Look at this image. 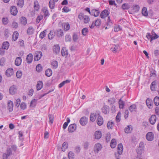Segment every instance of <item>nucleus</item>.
I'll return each instance as SVG.
<instances>
[{
  "label": "nucleus",
  "instance_id": "nucleus-1",
  "mask_svg": "<svg viewBox=\"0 0 159 159\" xmlns=\"http://www.w3.org/2000/svg\"><path fill=\"white\" fill-rule=\"evenodd\" d=\"M78 18L80 20H83L85 23H88L90 20L88 16L84 15L82 13H80L79 15Z\"/></svg>",
  "mask_w": 159,
  "mask_h": 159
},
{
  "label": "nucleus",
  "instance_id": "nucleus-2",
  "mask_svg": "<svg viewBox=\"0 0 159 159\" xmlns=\"http://www.w3.org/2000/svg\"><path fill=\"white\" fill-rule=\"evenodd\" d=\"M146 139L148 141H152L154 138V135L153 133L152 132H148L146 135Z\"/></svg>",
  "mask_w": 159,
  "mask_h": 159
},
{
  "label": "nucleus",
  "instance_id": "nucleus-3",
  "mask_svg": "<svg viewBox=\"0 0 159 159\" xmlns=\"http://www.w3.org/2000/svg\"><path fill=\"white\" fill-rule=\"evenodd\" d=\"M139 148H140V152H139L140 149H138L137 150L136 152L138 154L141 155L144 148V143L143 142H140L139 146Z\"/></svg>",
  "mask_w": 159,
  "mask_h": 159
},
{
  "label": "nucleus",
  "instance_id": "nucleus-4",
  "mask_svg": "<svg viewBox=\"0 0 159 159\" xmlns=\"http://www.w3.org/2000/svg\"><path fill=\"white\" fill-rule=\"evenodd\" d=\"M35 56L34 57V60L35 61H39L41 57L42 54L40 51H37L35 53Z\"/></svg>",
  "mask_w": 159,
  "mask_h": 159
},
{
  "label": "nucleus",
  "instance_id": "nucleus-5",
  "mask_svg": "<svg viewBox=\"0 0 159 159\" xmlns=\"http://www.w3.org/2000/svg\"><path fill=\"white\" fill-rule=\"evenodd\" d=\"M76 126L75 124H71L68 127V131L69 132H73L76 130Z\"/></svg>",
  "mask_w": 159,
  "mask_h": 159
},
{
  "label": "nucleus",
  "instance_id": "nucleus-6",
  "mask_svg": "<svg viewBox=\"0 0 159 159\" xmlns=\"http://www.w3.org/2000/svg\"><path fill=\"white\" fill-rule=\"evenodd\" d=\"M88 119L85 116H83L81 117L80 120V124L84 126L87 123Z\"/></svg>",
  "mask_w": 159,
  "mask_h": 159
},
{
  "label": "nucleus",
  "instance_id": "nucleus-7",
  "mask_svg": "<svg viewBox=\"0 0 159 159\" xmlns=\"http://www.w3.org/2000/svg\"><path fill=\"white\" fill-rule=\"evenodd\" d=\"M109 14L108 11L107 10H105L101 12L100 16L102 18H104L107 17L108 16Z\"/></svg>",
  "mask_w": 159,
  "mask_h": 159
},
{
  "label": "nucleus",
  "instance_id": "nucleus-8",
  "mask_svg": "<svg viewBox=\"0 0 159 159\" xmlns=\"http://www.w3.org/2000/svg\"><path fill=\"white\" fill-rule=\"evenodd\" d=\"M102 148V146L99 143H97L95 145L94 151V152L98 153V152L101 150Z\"/></svg>",
  "mask_w": 159,
  "mask_h": 159
},
{
  "label": "nucleus",
  "instance_id": "nucleus-9",
  "mask_svg": "<svg viewBox=\"0 0 159 159\" xmlns=\"http://www.w3.org/2000/svg\"><path fill=\"white\" fill-rule=\"evenodd\" d=\"M10 11L11 14L15 16L17 14V10L16 7L15 6H12L10 9Z\"/></svg>",
  "mask_w": 159,
  "mask_h": 159
},
{
  "label": "nucleus",
  "instance_id": "nucleus-10",
  "mask_svg": "<svg viewBox=\"0 0 159 159\" xmlns=\"http://www.w3.org/2000/svg\"><path fill=\"white\" fill-rule=\"evenodd\" d=\"M157 120V118L155 115H152L149 118V121L150 124L152 125H154Z\"/></svg>",
  "mask_w": 159,
  "mask_h": 159
},
{
  "label": "nucleus",
  "instance_id": "nucleus-11",
  "mask_svg": "<svg viewBox=\"0 0 159 159\" xmlns=\"http://www.w3.org/2000/svg\"><path fill=\"white\" fill-rule=\"evenodd\" d=\"M17 91V89L16 87L13 85L10 87L9 89V93L11 95L14 94Z\"/></svg>",
  "mask_w": 159,
  "mask_h": 159
},
{
  "label": "nucleus",
  "instance_id": "nucleus-12",
  "mask_svg": "<svg viewBox=\"0 0 159 159\" xmlns=\"http://www.w3.org/2000/svg\"><path fill=\"white\" fill-rule=\"evenodd\" d=\"M53 52L56 54H58L59 53L60 48L58 45H55L53 47Z\"/></svg>",
  "mask_w": 159,
  "mask_h": 159
},
{
  "label": "nucleus",
  "instance_id": "nucleus-13",
  "mask_svg": "<svg viewBox=\"0 0 159 159\" xmlns=\"http://www.w3.org/2000/svg\"><path fill=\"white\" fill-rule=\"evenodd\" d=\"M146 104L149 108L151 109L152 108L153 103L152 100L148 98L146 100Z\"/></svg>",
  "mask_w": 159,
  "mask_h": 159
},
{
  "label": "nucleus",
  "instance_id": "nucleus-14",
  "mask_svg": "<svg viewBox=\"0 0 159 159\" xmlns=\"http://www.w3.org/2000/svg\"><path fill=\"white\" fill-rule=\"evenodd\" d=\"M13 74V69L12 68L7 69L6 72V75L8 77H10Z\"/></svg>",
  "mask_w": 159,
  "mask_h": 159
},
{
  "label": "nucleus",
  "instance_id": "nucleus-15",
  "mask_svg": "<svg viewBox=\"0 0 159 159\" xmlns=\"http://www.w3.org/2000/svg\"><path fill=\"white\" fill-rule=\"evenodd\" d=\"M102 135V133L100 131H97L95 132L94 135L95 139H98L101 138Z\"/></svg>",
  "mask_w": 159,
  "mask_h": 159
},
{
  "label": "nucleus",
  "instance_id": "nucleus-16",
  "mask_svg": "<svg viewBox=\"0 0 159 159\" xmlns=\"http://www.w3.org/2000/svg\"><path fill=\"white\" fill-rule=\"evenodd\" d=\"M103 122V118L101 116H99L97 120V124L99 126L101 125H102Z\"/></svg>",
  "mask_w": 159,
  "mask_h": 159
},
{
  "label": "nucleus",
  "instance_id": "nucleus-17",
  "mask_svg": "<svg viewBox=\"0 0 159 159\" xmlns=\"http://www.w3.org/2000/svg\"><path fill=\"white\" fill-rule=\"evenodd\" d=\"M33 56L32 54H29L27 56L26 60L27 62L29 63H30L33 60Z\"/></svg>",
  "mask_w": 159,
  "mask_h": 159
},
{
  "label": "nucleus",
  "instance_id": "nucleus-18",
  "mask_svg": "<svg viewBox=\"0 0 159 159\" xmlns=\"http://www.w3.org/2000/svg\"><path fill=\"white\" fill-rule=\"evenodd\" d=\"M62 26L64 28V30L67 31L70 28V25L68 22L63 23L62 24Z\"/></svg>",
  "mask_w": 159,
  "mask_h": 159
},
{
  "label": "nucleus",
  "instance_id": "nucleus-19",
  "mask_svg": "<svg viewBox=\"0 0 159 159\" xmlns=\"http://www.w3.org/2000/svg\"><path fill=\"white\" fill-rule=\"evenodd\" d=\"M123 146L122 143L119 144L117 147V152L119 154H122L123 152Z\"/></svg>",
  "mask_w": 159,
  "mask_h": 159
},
{
  "label": "nucleus",
  "instance_id": "nucleus-20",
  "mask_svg": "<svg viewBox=\"0 0 159 159\" xmlns=\"http://www.w3.org/2000/svg\"><path fill=\"white\" fill-rule=\"evenodd\" d=\"M43 84L42 81H39L38 82L37 84L36 85V88L37 90H40L43 87Z\"/></svg>",
  "mask_w": 159,
  "mask_h": 159
},
{
  "label": "nucleus",
  "instance_id": "nucleus-21",
  "mask_svg": "<svg viewBox=\"0 0 159 159\" xmlns=\"http://www.w3.org/2000/svg\"><path fill=\"white\" fill-rule=\"evenodd\" d=\"M34 8L35 10L38 11L40 7L38 1H35L34 2Z\"/></svg>",
  "mask_w": 159,
  "mask_h": 159
},
{
  "label": "nucleus",
  "instance_id": "nucleus-22",
  "mask_svg": "<svg viewBox=\"0 0 159 159\" xmlns=\"http://www.w3.org/2000/svg\"><path fill=\"white\" fill-rule=\"evenodd\" d=\"M114 124L113 122L109 121L107 124V126L108 129H112L113 128Z\"/></svg>",
  "mask_w": 159,
  "mask_h": 159
},
{
  "label": "nucleus",
  "instance_id": "nucleus-23",
  "mask_svg": "<svg viewBox=\"0 0 159 159\" xmlns=\"http://www.w3.org/2000/svg\"><path fill=\"white\" fill-rule=\"evenodd\" d=\"M22 60L21 58L20 57H17L15 61V64L16 66H20L21 62Z\"/></svg>",
  "mask_w": 159,
  "mask_h": 159
},
{
  "label": "nucleus",
  "instance_id": "nucleus-24",
  "mask_svg": "<svg viewBox=\"0 0 159 159\" xmlns=\"http://www.w3.org/2000/svg\"><path fill=\"white\" fill-rule=\"evenodd\" d=\"M9 46V43L8 42L6 41L3 42L2 47L4 49L7 50L8 49Z\"/></svg>",
  "mask_w": 159,
  "mask_h": 159
},
{
  "label": "nucleus",
  "instance_id": "nucleus-25",
  "mask_svg": "<svg viewBox=\"0 0 159 159\" xmlns=\"http://www.w3.org/2000/svg\"><path fill=\"white\" fill-rule=\"evenodd\" d=\"M70 82V80H66L64 81L60 84L58 85L59 88H61L65 84L69 83Z\"/></svg>",
  "mask_w": 159,
  "mask_h": 159
},
{
  "label": "nucleus",
  "instance_id": "nucleus-26",
  "mask_svg": "<svg viewBox=\"0 0 159 159\" xmlns=\"http://www.w3.org/2000/svg\"><path fill=\"white\" fill-rule=\"evenodd\" d=\"M48 116L49 118V123L50 124H52L53 123L54 116L52 114H48Z\"/></svg>",
  "mask_w": 159,
  "mask_h": 159
},
{
  "label": "nucleus",
  "instance_id": "nucleus-27",
  "mask_svg": "<svg viewBox=\"0 0 159 159\" xmlns=\"http://www.w3.org/2000/svg\"><path fill=\"white\" fill-rule=\"evenodd\" d=\"M19 34L17 31H15L12 35V39L14 41H16L18 37Z\"/></svg>",
  "mask_w": 159,
  "mask_h": 159
},
{
  "label": "nucleus",
  "instance_id": "nucleus-28",
  "mask_svg": "<svg viewBox=\"0 0 159 159\" xmlns=\"http://www.w3.org/2000/svg\"><path fill=\"white\" fill-rule=\"evenodd\" d=\"M152 38H151V40H150L151 42L153 40L156 39L159 37V36L153 30L152 31Z\"/></svg>",
  "mask_w": 159,
  "mask_h": 159
},
{
  "label": "nucleus",
  "instance_id": "nucleus-29",
  "mask_svg": "<svg viewBox=\"0 0 159 159\" xmlns=\"http://www.w3.org/2000/svg\"><path fill=\"white\" fill-rule=\"evenodd\" d=\"M34 31V30L33 27L30 26L27 29V33L28 35H31L33 33Z\"/></svg>",
  "mask_w": 159,
  "mask_h": 159
},
{
  "label": "nucleus",
  "instance_id": "nucleus-30",
  "mask_svg": "<svg viewBox=\"0 0 159 159\" xmlns=\"http://www.w3.org/2000/svg\"><path fill=\"white\" fill-rule=\"evenodd\" d=\"M91 15H93L95 16H98L99 14V12L96 10H93L91 11Z\"/></svg>",
  "mask_w": 159,
  "mask_h": 159
},
{
  "label": "nucleus",
  "instance_id": "nucleus-31",
  "mask_svg": "<svg viewBox=\"0 0 159 159\" xmlns=\"http://www.w3.org/2000/svg\"><path fill=\"white\" fill-rule=\"evenodd\" d=\"M118 103L119 108L120 109L123 108L125 103V102L121 100V98L119 100Z\"/></svg>",
  "mask_w": 159,
  "mask_h": 159
},
{
  "label": "nucleus",
  "instance_id": "nucleus-32",
  "mask_svg": "<svg viewBox=\"0 0 159 159\" xmlns=\"http://www.w3.org/2000/svg\"><path fill=\"white\" fill-rule=\"evenodd\" d=\"M68 157L69 159H74L75 158V154L72 151H70L68 154Z\"/></svg>",
  "mask_w": 159,
  "mask_h": 159
},
{
  "label": "nucleus",
  "instance_id": "nucleus-33",
  "mask_svg": "<svg viewBox=\"0 0 159 159\" xmlns=\"http://www.w3.org/2000/svg\"><path fill=\"white\" fill-rule=\"evenodd\" d=\"M51 65L54 69H56L58 67V62L56 61H52L51 63Z\"/></svg>",
  "mask_w": 159,
  "mask_h": 159
},
{
  "label": "nucleus",
  "instance_id": "nucleus-34",
  "mask_svg": "<svg viewBox=\"0 0 159 159\" xmlns=\"http://www.w3.org/2000/svg\"><path fill=\"white\" fill-rule=\"evenodd\" d=\"M7 107L8 109H13V102L11 101H9L7 103Z\"/></svg>",
  "mask_w": 159,
  "mask_h": 159
},
{
  "label": "nucleus",
  "instance_id": "nucleus-35",
  "mask_svg": "<svg viewBox=\"0 0 159 159\" xmlns=\"http://www.w3.org/2000/svg\"><path fill=\"white\" fill-rule=\"evenodd\" d=\"M55 36V33L53 31H51L48 35V38L50 39H52Z\"/></svg>",
  "mask_w": 159,
  "mask_h": 159
},
{
  "label": "nucleus",
  "instance_id": "nucleus-36",
  "mask_svg": "<svg viewBox=\"0 0 159 159\" xmlns=\"http://www.w3.org/2000/svg\"><path fill=\"white\" fill-rule=\"evenodd\" d=\"M68 147V143L66 142H64L63 143L61 149L62 151H65L66 149H67Z\"/></svg>",
  "mask_w": 159,
  "mask_h": 159
},
{
  "label": "nucleus",
  "instance_id": "nucleus-37",
  "mask_svg": "<svg viewBox=\"0 0 159 159\" xmlns=\"http://www.w3.org/2000/svg\"><path fill=\"white\" fill-rule=\"evenodd\" d=\"M52 74V71L50 69H48L45 71V75L48 76H50Z\"/></svg>",
  "mask_w": 159,
  "mask_h": 159
},
{
  "label": "nucleus",
  "instance_id": "nucleus-38",
  "mask_svg": "<svg viewBox=\"0 0 159 159\" xmlns=\"http://www.w3.org/2000/svg\"><path fill=\"white\" fill-rule=\"evenodd\" d=\"M61 54L63 56L67 55L68 54V52L65 48H63L61 51Z\"/></svg>",
  "mask_w": 159,
  "mask_h": 159
},
{
  "label": "nucleus",
  "instance_id": "nucleus-39",
  "mask_svg": "<svg viewBox=\"0 0 159 159\" xmlns=\"http://www.w3.org/2000/svg\"><path fill=\"white\" fill-rule=\"evenodd\" d=\"M142 13L143 15L145 16H148L147 9L145 7H143L142 10Z\"/></svg>",
  "mask_w": 159,
  "mask_h": 159
},
{
  "label": "nucleus",
  "instance_id": "nucleus-40",
  "mask_svg": "<svg viewBox=\"0 0 159 159\" xmlns=\"http://www.w3.org/2000/svg\"><path fill=\"white\" fill-rule=\"evenodd\" d=\"M20 20L21 23L24 25H25L27 23V19L24 17H22L20 18Z\"/></svg>",
  "mask_w": 159,
  "mask_h": 159
},
{
  "label": "nucleus",
  "instance_id": "nucleus-41",
  "mask_svg": "<svg viewBox=\"0 0 159 159\" xmlns=\"http://www.w3.org/2000/svg\"><path fill=\"white\" fill-rule=\"evenodd\" d=\"M96 118V114H94V113H91L90 117V120L92 122L94 121Z\"/></svg>",
  "mask_w": 159,
  "mask_h": 159
},
{
  "label": "nucleus",
  "instance_id": "nucleus-42",
  "mask_svg": "<svg viewBox=\"0 0 159 159\" xmlns=\"http://www.w3.org/2000/svg\"><path fill=\"white\" fill-rule=\"evenodd\" d=\"M49 6L51 9H52L55 6L54 1L53 0H50L49 3Z\"/></svg>",
  "mask_w": 159,
  "mask_h": 159
},
{
  "label": "nucleus",
  "instance_id": "nucleus-43",
  "mask_svg": "<svg viewBox=\"0 0 159 159\" xmlns=\"http://www.w3.org/2000/svg\"><path fill=\"white\" fill-rule=\"evenodd\" d=\"M47 31V30H45L43 31L42 32L39 34V38L41 39H43L45 36L46 35V32Z\"/></svg>",
  "mask_w": 159,
  "mask_h": 159
},
{
  "label": "nucleus",
  "instance_id": "nucleus-44",
  "mask_svg": "<svg viewBox=\"0 0 159 159\" xmlns=\"http://www.w3.org/2000/svg\"><path fill=\"white\" fill-rule=\"evenodd\" d=\"M42 11L44 14V15L45 17L48 16H49V12L47 10V8H44L43 9Z\"/></svg>",
  "mask_w": 159,
  "mask_h": 159
},
{
  "label": "nucleus",
  "instance_id": "nucleus-45",
  "mask_svg": "<svg viewBox=\"0 0 159 159\" xmlns=\"http://www.w3.org/2000/svg\"><path fill=\"white\" fill-rule=\"evenodd\" d=\"M131 125H128L125 129V133L128 134L131 132L132 129H131Z\"/></svg>",
  "mask_w": 159,
  "mask_h": 159
},
{
  "label": "nucleus",
  "instance_id": "nucleus-46",
  "mask_svg": "<svg viewBox=\"0 0 159 159\" xmlns=\"http://www.w3.org/2000/svg\"><path fill=\"white\" fill-rule=\"evenodd\" d=\"M88 32V29L87 28H84L82 30V33L84 36H86Z\"/></svg>",
  "mask_w": 159,
  "mask_h": 159
},
{
  "label": "nucleus",
  "instance_id": "nucleus-47",
  "mask_svg": "<svg viewBox=\"0 0 159 159\" xmlns=\"http://www.w3.org/2000/svg\"><path fill=\"white\" fill-rule=\"evenodd\" d=\"M57 35L58 37H61L64 35L63 32L62 30L59 29L57 31Z\"/></svg>",
  "mask_w": 159,
  "mask_h": 159
},
{
  "label": "nucleus",
  "instance_id": "nucleus-48",
  "mask_svg": "<svg viewBox=\"0 0 159 159\" xmlns=\"http://www.w3.org/2000/svg\"><path fill=\"white\" fill-rule=\"evenodd\" d=\"M153 101L156 106H158L159 104V97H156L154 99Z\"/></svg>",
  "mask_w": 159,
  "mask_h": 159
},
{
  "label": "nucleus",
  "instance_id": "nucleus-49",
  "mask_svg": "<svg viewBox=\"0 0 159 159\" xmlns=\"http://www.w3.org/2000/svg\"><path fill=\"white\" fill-rule=\"evenodd\" d=\"M155 85H156V82L155 81H154L152 82L150 86V88L151 89L152 91H154L155 90Z\"/></svg>",
  "mask_w": 159,
  "mask_h": 159
},
{
  "label": "nucleus",
  "instance_id": "nucleus-50",
  "mask_svg": "<svg viewBox=\"0 0 159 159\" xmlns=\"http://www.w3.org/2000/svg\"><path fill=\"white\" fill-rule=\"evenodd\" d=\"M121 7L123 10H127L130 8V6L128 4L124 3L122 5Z\"/></svg>",
  "mask_w": 159,
  "mask_h": 159
},
{
  "label": "nucleus",
  "instance_id": "nucleus-51",
  "mask_svg": "<svg viewBox=\"0 0 159 159\" xmlns=\"http://www.w3.org/2000/svg\"><path fill=\"white\" fill-rule=\"evenodd\" d=\"M36 69L37 71L40 72L42 70L43 68L40 64H39L36 66Z\"/></svg>",
  "mask_w": 159,
  "mask_h": 159
},
{
  "label": "nucleus",
  "instance_id": "nucleus-52",
  "mask_svg": "<svg viewBox=\"0 0 159 159\" xmlns=\"http://www.w3.org/2000/svg\"><path fill=\"white\" fill-rule=\"evenodd\" d=\"M132 7L135 12H138L139 10V7L138 5H134Z\"/></svg>",
  "mask_w": 159,
  "mask_h": 159
},
{
  "label": "nucleus",
  "instance_id": "nucleus-53",
  "mask_svg": "<svg viewBox=\"0 0 159 159\" xmlns=\"http://www.w3.org/2000/svg\"><path fill=\"white\" fill-rule=\"evenodd\" d=\"M65 40L66 42H70L71 40V39L70 35H66L65 36Z\"/></svg>",
  "mask_w": 159,
  "mask_h": 159
},
{
  "label": "nucleus",
  "instance_id": "nucleus-54",
  "mask_svg": "<svg viewBox=\"0 0 159 159\" xmlns=\"http://www.w3.org/2000/svg\"><path fill=\"white\" fill-rule=\"evenodd\" d=\"M43 15H40L37 18L36 20V22L37 23H39L41 20L43 19Z\"/></svg>",
  "mask_w": 159,
  "mask_h": 159
},
{
  "label": "nucleus",
  "instance_id": "nucleus-55",
  "mask_svg": "<svg viewBox=\"0 0 159 159\" xmlns=\"http://www.w3.org/2000/svg\"><path fill=\"white\" fill-rule=\"evenodd\" d=\"M2 21L4 25H6L8 23V18L7 17H3L2 19Z\"/></svg>",
  "mask_w": 159,
  "mask_h": 159
},
{
  "label": "nucleus",
  "instance_id": "nucleus-56",
  "mask_svg": "<svg viewBox=\"0 0 159 159\" xmlns=\"http://www.w3.org/2000/svg\"><path fill=\"white\" fill-rule=\"evenodd\" d=\"M120 115L121 114L120 112H119L116 117V121L117 122H119L120 121Z\"/></svg>",
  "mask_w": 159,
  "mask_h": 159
},
{
  "label": "nucleus",
  "instance_id": "nucleus-57",
  "mask_svg": "<svg viewBox=\"0 0 159 159\" xmlns=\"http://www.w3.org/2000/svg\"><path fill=\"white\" fill-rule=\"evenodd\" d=\"M11 26L13 28L16 29L18 27V24L15 21H13L12 23Z\"/></svg>",
  "mask_w": 159,
  "mask_h": 159
},
{
  "label": "nucleus",
  "instance_id": "nucleus-58",
  "mask_svg": "<svg viewBox=\"0 0 159 159\" xmlns=\"http://www.w3.org/2000/svg\"><path fill=\"white\" fill-rule=\"evenodd\" d=\"M5 61L6 60L4 58H2L0 60V65L2 66H4L5 65Z\"/></svg>",
  "mask_w": 159,
  "mask_h": 159
},
{
  "label": "nucleus",
  "instance_id": "nucleus-59",
  "mask_svg": "<svg viewBox=\"0 0 159 159\" xmlns=\"http://www.w3.org/2000/svg\"><path fill=\"white\" fill-rule=\"evenodd\" d=\"M95 25L96 26H99L101 24V20L100 19H97L95 22Z\"/></svg>",
  "mask_w": 159,
  "mask_h": 159
},
{
  "label": "nucleus",
  "instance_id": "nucleus-60",
  "mask_svg": "<svg viewBox=\"0 0 159 159\" xmlns=\"http://www.w3.org/2000/svg\"><path fill=\"white\" fill-rule=\"evenodd\" d=\"M121 30V28L120 27V26L119 25L116 26L114 28V31L115 32H118V31Z\"/></svg>",
  "mask_w": 159,
  "mask_h": 159
},
{
  "label": "nucleus",
  "instance_id": "nucleus-61",
  "mask_svg": "<svg viewBox=\"0 0 159 159\" xmlns=\"http://www.w3.org/2000/svg\"><path fill=\"white\" fill-rule=\"evenodd\" d=\"M111 139V134L110 133H108L106 134V139L107 142H109Z\"/></svg>",
  "mask_w": 159,
  "mask_h": 159
},
{
  "label": "nucleus",
  "instance_id": "nucleus-62",
  "mask_svg": "<svg viewBox=\"0 0 159 159\" xmlns=\"http://www.w3.org/2000/svg\"><path fill=\"white\" fill-rule=\"evenodd\" d=\"M22 75V72L20 70L18 71L16 73V76L17 78H20Z\"/></svg>",
  "mask_w": 159,
  "mask_h": 159
},
{
  "label": "nucleus",
  "instance_id": "nucleus-63",
  "mask_svg": "<svg viewBox=\"0 0 159 159\" xmlns=\"http://www.w3.org/2000/svg\"><path fill=\"white\" fill-rule=\"evenodd\" d=\"M73 40L76 42L78 39V36L77 34L76 33H75L74 34L73 36Z\"/></svg>",
  "mask_w": 159,
  "mask_h": 159
},
{
  "label": "nucleus",
  "instance_id": "nucleus-64",
  "mask_svg": "<svg viewBox=\"0 0 159 159\" xmlns=\"http://www.w3.org/2000/svg\"><path fill=\"white\" fill-rule=\"evenodd\" d=\"M20 108L22 109H25L26 108V105L25 102H22L20 105Z\"/></svg>",
  "mask_w": 159,
  "mask_h": 159
}]
</instances>
